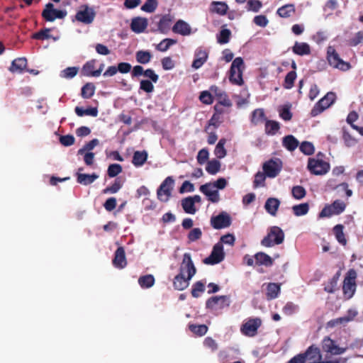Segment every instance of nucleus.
Masks as SVG:
<instances>
[{
	"label": "nucleus",
	"instance_id": "4d7b16f0",
	"mask_svg": "<svg viewBox=\"0 0 363 363\" xmlns=\"http://www.w3.org/2000/svg\"><path fill=\"white\" fill-rule=\"evenodd\" d=\"M262 6V4L259 0H249L247 4V9L253 12H258Z\"/></svg>",
	"mask_w": 363,
	"mask_h": 363
},
{
	"label": "nucleus",
	"instance_id": "72a5a7b5",
	"mask_svg": "<svg viewBox=\"0 0 363 363\" xmlns=\"http://www.w3.org/2000/svg\"><path fill=\"white\" fill-rule=\"evenodd\" d=\"M78 155H83L84 160L87 165H91V141L78 150Z\"/></svg>",
	"mask_w": 363,
	"mask_h": 363
},
{
	"label": "nucleus",
	"instance_id": "20e7f679",
	"mask_svg": "<svg viewBox=\"0 0 363 363\" xmlns=\"http://www.w3.org/2000/svg\"><path fill=\"white\" fill-rule=\"evenodd\" d=\"M262 321L260 318L251 317L244 320L240 326V332L247 337H255L261 327Z\"/></svg>",
	"mask_w": 363,
	"mask_h": 363
},
{
	"label": "nucleus",
	"instance_id": "58836bf2",
	"mask_svg": "<svg viewBox=\"0 0 363 363\" xmlns=\"http://www.w3.org/2000/svg\"><path fill=\"white\" fill-rule=\"evenodd\" d=\"M251 121L255 125L266 121L264 110L262 108L255 110L252 114Z\"/></svg>",
	"mask_w": 363,
	"mask_h": 363
},
{
	"label": "nucleus",
	"instance_id": "f704fd0d",
	"mask_svg": "<svg viewBox=\"0 0 363 363\" xmlns=\"http://www.w3.org/2000/svg\"><path fill=\"white\" fill-rule=\"evenodd\" d=\"M295 12V7L293 4H286L278 9L277 13L281 18H288Z\"/></svg>",
	"mask_w": 363,
	"mask_h": 363
},
{
	"label": "nucleus",
	"instance_id": "7c9ffc66",
	"mask_svg": "<svg viewBox=\"0 0 363 363\" xmlns=\"http://www.w3.org/2000/svg\"><path fill=\"white\" fill-rule=\"evenodd\" d=\"M282 144L286 149L293 151L298 147L299 143L293 135H289L283 138Z\"/></svg>",
	"mask_w": 363,
	"mask_h": 363
},
{
	"label": "nucleus",
	"instance_id": "0e129e2a",
	"mask_svg": "<svg viewBox=\"0 0 363 363\" xmlns=\"http://www.w3.org/2000/svg\"><path fill=\"white\" fill-rule=\"evenodd\" d=\"M267 175L262 172H257L255 174V180H254V185L255 187L258 186H263L264 185V181L266 179Z\"/></svg>",
	"mask_w": 363,
	"mask_h": 363
},
{
	"label": "nucleus",
	"instance_id": "c756f323",
	"mask_svg": "<svg viewBox=\"0 0 363 363\" xmlns=\"http://www.w3.org/2000/svg\"><path fill=\"white\" fill-rule=\"evenodd\" d=\"M147 159V153L146 151H136L133 154V164L135 167H141L145 164Z\"/></svg>",
	"mask_w": 363,
	"mask_h": 363
},
{
	"label": "nucleus",
	"instance_id": "680f3d73",
	"mask_svg": "<svg viewBox=\"0 0 363 363\" xmlns=\"http://www.w3.org/2000/svg\"><path fill=\"white\" fill-rule=\"evenodd\" d=\"M300 150L305 155H312L314 152V147L309 142H303L300 145Z\"/></svg>",
	"mask_w": 363,
	"mask_h": 363
},
{
	"label": "nucleus",
	"instance_id": "09e8293b",
	"mask_svg": "<svg viewBox=\"0 0 363 363\" xmlns=\"http://www.w3.org/2000/svg\"><path fill=\"white\" fill-rule=\"evenodd\" d=\"M189 330L198 335H203L207 333L208 328L205 325H189Z\"/></svg>",
	"mask_w": 363,
	"mask_h": 363
},
{
	"label": "nucleus",
	"instance_id": "b1692460",
	"mask_svg": "<svg viewBox=\"0 0 363 363\" xmlns=\"http://www.w3.org/2000/svg\"><path fill=\"white\" fill-rule=\"evenodd\" d=\"M113 264L116 267L119 269H123L126 266L127 261L123 247H120L116 250Z\"/></svg>",
	"mask_w": 363,
	"mask_h": 363
},
{
	"label": "nucleus",
	"instance_id": "4c0bfd02",
	"mask_svg": "<svg viewBox=\"0 0 363 363\" xmlns=\"http://www.w3.org/2000/svg\"><path fill=\"white\" fill-rule=\"evenodd\" d=\"M279 123L275 121H265V133L267 135H274L279 130Z\"/></svg>",
	"mask_w": 363,
	"mask_h": 363
},
{
	"label": "nucleus",
	"instance_id": "a878e982",
	"mask_svg": "<svg viewBox=\"0 0 363 363\" xmlns=\"http://www.w3.org/2000/svg\"><path fill=\"white\" fill-rule=\"evenodd\" d=\"M26 66L27 60L25 57H19L13 60L9 70L13 73L16 72L21 74L26 69Z\"/></svg>",
	"mask_w": 363,
	"mask_h": 363
},
{
	"label": "nucleus",
	"instance_id": "f3484780",
	"mask_svg": "<svg viewBox=\"0 0 363 363\" xmlns=\"http://www.w3.org/2000/svg\"><path fill=\"white\" fill-rule=\"evenodd\" d=\"M199 190L212 203H218L220 201L218 191L211 183H206L199 187Z\"/></svg>",
	"mask_w": 363,
	"mask_h": 363
},
{
	"label": "nucleus",
	"instance_id": "cd10ccee",
	"mask_svg": "<svg viewBox=\"0 0 363 363\" xmlns=\"http://www.w3.org/2000/svg\"><path fill=\"white\" fill-rule=\"evenodd\" d=\"M293 52L298 55H306L311 53L310 45L306 43L296 42L292 48Z\"/></svg>",
	"mask_w": 363,
	"mask_h": 363
},
{
	"label": "nucleus",
	"instance_id": "864d4df0",
	"mask_svg": "<svg viewBox=\"0 0 363 363\" xmlns=\"http://www.w3.org/2000/svg\"><path fill=\"white\" fill-rule=\"evenodd\" d=\"M157 6V0H147L141 7V9L147 13L153 12Z\"/></svg>",
	"mask_w": 363,
	"mask_h": 363
},
{
	"label": "nucleus",
	"instance_id": "49530a36",
	"mask_svg": "<svg viewBox=\"0 0 363 363\" xmlns=\"http://www.w3.org/2000/svg\"><path fill=\"white\" fill-rule=\"evenodd\" d=\"M333 231L335 234L336 239L337 241L345 245L347 243V240L345 238V234L343 233V227L341 225H337L334 227Z\"/></svg>",
	"mask_w": 363,
	"mask_h": 363
},
{
	"label": "nucleus",
	"instance_id": "a19ab883",
	"mask_svg": "<svg viewBox=\"0 0 363 363\" xmlns=\"http://www.w3.org/2000/svg\"><path fill=\"white\" fill-rule=\"evenodd\" d=\"M292 211L295 216H302L308 213L309 205L307 203L295 205L292 207Z\"/></svg>",
	"mask_w": 363,
	"mask_h": 363
},
{
	"label": "nucleus",
	"instance_id": "a211bd4d",
	"mask_svg": "<svg viewBox=\"0 0 363 363\" xmlns=\"http://www.w3.org/2000/svg\"><path fill=\"white\" fill-rule=\"evenodd\" d=\"M201 201V198L199 195L189 196L182 201V206L186 213L195 214L197 211L196 208L195 207V203H200Z\"/></svg>",
	"mask_w": 363,
	"mask_h": 363
},
{
	"label": "nucleus",
	"instance_id": "473e14b6",
	"mask_svg": "<svg viewBox=\"0 0 363 363\" xmlns=\"http://www.w3.org/2000/svg\"><path fill=\"white\" fill-rule=\"evenodd\" d=\"M228 9V5L223 1H213L211 4V11L219 15H225Z\"/></svg>",
	"mask_w": 363,
	"mask_h": 363
},
{
	"label": "nucleus",
	"instance_id": "37998d69",
	"mask_svg": "<svg viewBox=\"0 0 363 363\" xmlns=\"http://www.w3.org/2000/svg\"><path fill=\"white\" fill-rule=\"evenodd\" d=\"M177 43V40L172 38H165L156 45V49L160 52H166L172 45Z\"/></svg>",
	"mask_w": 363,
	"mask_h": 363
},
{
	"label": "nucleus",
	"instance_id": "603ef678",
	"mask_svg": "<svg viewBox=\"0 0 363 363\" xmlns=\"http://www.w3.org/2000/svg\"><path fill=\"white\" fill-rule=\"evenodd\" d=\"M77 183L83 185L91 184V174L85 173H75Z\"/></svg>",
	"mask_w": 363,
	"mask_h": 363
},
{
	"label": "nucleus",
	"instance_id": "69168bd1",
	"mask_svg": "<svg viewBox=\"0 0 363 363\" xmlns=\"http://www.w3.org/2000/svg\"><path fill=\"white\" fill-rule=\"evenodd\" d=\"M204 291V284L201 281L196 282L192 289L191 294L194 297H199Z\"/></svg>",
	"mask_w": 363,
	"mask_h": 363
},
{
	"label": "nucleus",
	"instance_id": "f257e3e1",
	"mask_svg": "<svg viewBox=\"0 0 363 363\" xmlns=\"http://www.w3.org/2000/svg\"><path fill=\"white\" fill-rule=\"evenodd\" d=\"M196 271L190 254L185 253L180 266L179 274L174 279V289L179 291L186 289L189 285V281L196 274Z\"/></svg>",
	"mask_w": 363,
	"mask_h": 363
},
{
	"label": "nucleus",
	"instance_id": "6ab92c4d",
	"mask_svg": "<svg viewBox=\"0 0 363 363\" xmlns=\"http://www.w3.org/2000/svg\"><path fill=\"white\" fill-rule=\"evenodd\" d=\"M357 315V311L354 309L348 310L347 314L340 318H337L330 320L328 323V326L333 328L337 325H345L347 323L352 321Z\"/></svg>",
	"mask_w": 363,
	"mask_h": 363
},
{
	"label": "nucleus",
	"instance_id": "ddd939ff",
	"mask_svg": "<svg viewBox=\"0 0 363 363\" xmlns=\"http://www.w3.org/2000/svg\"><path fill=\"white\" fill-rule=\"evenodd\" d=\"M346 204L340 200L335 201L331 205L325 206L320 213V217H330L333 215H338L343 212Z\"/></svg>",
	"mask_w": 363,
	"mask_h": 363
},
{
	"label": "nucleus",
	"instance_id": "9d476101",
	"mask_svg": "<svg viewBox=\"0 0 363 363\" xmlns=\"http://www.w3.org/2000/svg\"><path fill=\"white\" fill-rule=\"evenodd\" d=\"M225 258V252L222 243H216L211 251V255L203 259L206 264H216L221 262Z\"/></svg>",
	"mask_w": 363,
	"mask_h": 363
},
{
	"label": "nucleus",
	"instance_id": "f8f14e48",
	"mask_svg": "<svg viewBox=\"0 0 363 363\" xmlns=\"http://www.w3.org/2000/svg\"><path fill=\"white\" fill-rule=\"evenodd\" d=\"M335 100V94L333 92L328 93L313 107L311 111L313 116H315L330 107Z\"/></svg>",
	"mask_w": 363,
	"mask_h": 363
},
{
	"label": "nucleus",
	"instance_id": "412c9836",
	"mask_svg": "<svg viewBox=\"0 0 363 363\" xmlns=\"http://www.w3.org/2000/svg\"><path fill=\"white\" fill-rule=\"evenodd\" d=\"M174 33L186 36L191 33V28L188 23L183 20H179L172 27Z\"/></svg>",
	"mask_w": 363,
	"mask_h": 363
},
{
	"label": "nucleus",
	"instance_id": "6e6d98bb",
	"mask_svg": "<svg viewBox=\"0 0 363 363\" xmlns=\"http://www.w3.org/2000/svg\"><path fill=\"white\" fill-rule=\"evenodd\" d=\"M171 24V19L168 16H164L160 21L158 28L162 33H166L169 28Z\"/></svg>",
	"mask_w": 363,
	"mask_h": 363
},
{
	"label": "nucleus",
	"instance_id": "8fccbe9b",
	"mask_svg": "<svg viewBox=\"0 0 363 363\" xmlns=\"http://www.w3.org/2000/svg\"><path fill=\"white\" fill-rule=\"evenodd\" d=\"M78 68L76 67H69L61 72L60 76L63 78L71 79L77 75Z\"/></svg>",
	"mask_w": 363,
	"mask_h": 363
},
{
	"label": "nucleus",
	"instance_id": "393cba45",
	"mask_svg": "<svg viewBox=\"0 0 363 363\" xmlns=\"http://www.w3.org/2000/svg\"><path fill=\"white\" fill-rule=\"evenodd\" d=\"M210 91L219 100L220 103L225 106H230L231 103L225 91L220 89L216 86H212Z\"/></svg>",
	"mask_w": 363,
	"mask_h": 363
},
{
	"label": "nucleus",
	"instance_id": "774afa93",
	"mask_svg": "<svg viewBox=\"0 0 363 363\" xmlns=\"http://www.w3.org/2000/svg\"><path fill=\"white\" fill-rule=\"evenodd\" d=\"M253 22L258 26L264 28L267 26L269 21L267 18L264 15H259L256 16L254 19Z\"/></svg>",
	"mask_w": 363,
	"mask_h": 363
},
{
	"label": "nucleus",
	"instance_id": "13d9d810",
	"mask_svg": "<svg viewBox=\"0 0 363 363\" xmlns=\"http://www.w3.org/2000/svg\"><path fill=\"white\" fill-rule=\"evenodd\" d=\"M208 157H209L208 150L207 149H206V148L201 149L198 152V155H197V157H196L197 162L200 164H203L208 160Z\"/></svg>",
	"mask_w": 363,
	"mask_h": 363
},
{
	"label": "nucleus",
	"instance_id": "338daca9",
	"mask_svg": "<svg viewBox=\"0 0 363 363\" xmlns=\"http://www.w3.org/2000/svg\"><path fill=\"white\" fill-rule=\"evenodd\" d=\"M203 345L206 348L211 350L212 352H214L218 349L217 342H216L215 340L210 337L205 338L203 341Z\"/></svg>",
	"mask_w": 363,
	"mask_h": 363
},
{
	"label": "nucleus",
	"instance_id": "a18cd8bd",
	"mask_svg": "<svg viewBox=\"0 0 363 363\" xmlns=\"http://www.w3.org/2000/svg\"><path fill=\"white\" fill-rule=\"evenodd\" d=\"M50 28L41 29L38 32L33 33L32 35V38L40 40L50 39L52 37L50 34Z\"/></svg>",
	"mask_w": 363,
	"mask_h": 363
},
{
	"label": "nucleus",
	"instance_id": "4be33fe9",
	"mask_svg": "<svg viewBox=\"0 0 363 363\" xmlns=\"http://www.w3.org/2000/svg\"><path fill=\"white\" fill-rule=\"evenodd\" d=\"M148 25L147 19L143 17H136L132 20L131 29L137 33H143L145 30Z\"/></svg>",
	"mask_w": 363,
	"mask_h": 363
},
{
	"label": "nucleus",
	"instance_id": "052dcab7",
	"mask_svg": "<svg viewBox=\"0 0 363 363\" xmlns=\"http://www.w3.org/2000/svg\"><path fill=\"white\" fill-rule=\"evenodd\" d=\"M122 172V167L118 164H112L108 168V174L110 177H114Z\"/></svg>",
	"mask_w": 363,
	"mask_h": 363
},
{
	"label": "nucleus",
	"instance_id": "bb28decb",
	"mask_svg": "<svg viewBox=\"0 0 363 363\" xmlns=\"http://www.w3.org/2000/svg\"><path fill=\"white\" fill-rule=\"evenodd\" d=\"M280 201L277 198H269L265 203V210L272 216H275L279 207Z\"/></svg>",
	"mask_w": 363,
	"mask_h": 363
},
{
	"label": "nucleus",
	"instance_id": "e2e57ef3",
	"mask_svg": "<svg viewBox=\"0 0 363 363\" xmlns=\"http://www.w3.org/2000/svg\"><path fill=\"white\" fill-rule=\"evenodd\" d=\"M212 94L211 92L203 91L201 93L199 99L205 104H211L213 101Z\"/></svg>",
	"mask_w": 363,
	"mask_h": 363
},
{
	"label": "nucleus",
	"instance_id": "5fc2aeb1",
	"mask_svg": "<svg viewBox=\"0 0 363 363\" xmlns=\"http://www.w3.org/2000/svg\"><path fill=\"white\" fill-rule=\"evenodd\" d=\"M123 186V182L120 179H116L114 183L110 186L106 187L104 191V193H111L115 194Z\"/></svg>",
	"mask_w": 363,
	"mask_h": 363
},
{
	"label": "nucleus",
	"instance_id": "79ce46f5",
	"mask_svg": "<svg viewBox=\"0 0 363 363\" xmlns=\"http://www.w3.org/2000/svg\"><path fill=\"white\" fill-rule=\"evenodd\" d=\"M231 36V32L228 28H223L217 35V42L219 44H226L229 42Z\"/></svg>",
	"mask_w": 363,
	"mask_h": 363
},
{
	"label": "nucleus",
	"instance_id": "c9c22d12",
	"mask_svg": "<svg viewBox=\"0 0 363 363\" xmlns=\"http://www.w3.org/2000/svg\"><path fill=\"white\" fill-rule=\"evenodd\" d=\"M220 162L217 160H212L207 162L206 170L212 175L217 174L220 169Z\"/></svg>",
	"mask_w": 363,
	"mask_h": 363
},
{
	"label": "nucleus",
	"instance_id": "2eb2a0df",
	"mask_svg": "<svg viewBox=\"0 0 363 363\" xmlns=\"http://www.w3.org/2000/svg\"><path fill=\"white\" fill-rule=\"evenodd\" d=\"M231 218L228 213L222 212L218 216H213L211 218V224L215 229H221L230 226Z\"/></svg>",
	"mask_w": 363,
	"mask_h": 363
},
{
	"label": "nucleus",
	"instance_id": "dca6fc26",
	"mask_svg": "<svg viewBox=\"0 0 363 363\" xmlns=\"http://www.w3.org/2000/svg\"><path fill=\"white\" fill-rule=\"evenodd\" d=\"M230 304L229 298L226 296H214L206 302L207 308L212 310H218L228 307Z\"/></svg>",
	"mask_w": 363,
	"mask_h": 363
},
{
	"label": "nucleus",
	"instance_id": "de8ad7c7",
	"mask_svg": "<svg viewBox=\"0 0 363 363\" xmlns=\"http://www.w3.org/2000/svg\"><path fill=\"white\" fill-rule=\"evenodd\" d=\"M293 197L296 200H301L306 196V189L299 185L295 186L291 189Z\"/></svg>",
	"mask_w": 363,
	"mask_h": 363
},
{
	"label": "nucleus",
	"instance_id": "aec40b11",
	"mask_svg": "<svg viewBox=\"0 0 363 363\" xmlns=\"http://www.w3.org/2000/svg\"><path fill=\"white\" fill-rule=\"evenodd\" d=\"M208 56L207 50L201 48H197L195 51V58L192 62V67L196 69L200 68L206 62Z\"/></svg>",
	"mask_w": 363,
	"mask_h": 363
},
{
	"label": "nucleus",
	"instance_id": "1a4fd4ad",
	"mask_svg": "<svg viewBox=\"0 0 363 363\" xmlns=\"http://www.w3.org/2000/svg\"><path fill=\"white\" fill-rule=\"evenodd\" d=\"M65 10H60L54 8L52 3H48L42 11V17L48 22H53L56 19H63L67 16Z\"/></svg>",
	"mask_w": 363,
	"mask_h": 363
},
{
	"label": "nucleus",
	"instance_id": "423d86ee",
	"mask_svg": "<svg viewBox=\"0 0 363 363\" xmlns=\"http://www.w3.org/2000/svg\"><path fill=\"white\" fill-rule=\"evenodd\" d=\"M356 278L357 272L352 269L347 272L344 279L342 290L344 296L347 299L351 298L356 291Z\"/></svg>",
	"mask_w": 363,
	"mask_h": 363
},
{
	"label": "nucleus",
	"instance_id": "ea45409f",
	"mask_svg": "<svg viewBox=\"0 0 363 363\" xmlns=\"http://www.w3.org/2000/svg\"><path fill=\"white\" fill-rule=\"evenodd\" d=\"M136 60L140 64H147L152 59V54L149 51L139 50L135 54Z\"/></svg>",
	"mask_w": 363,
	"mask_h": 363
},
{
	"label": "nucleus",
	"instance_id": "6e6552de",
	"mask_svg": "<svg viewBox=\"0 0 363 363\" xmlns=\"http://www.w3.org/2000/svg\"><path fill=\"white\" fill-rule=\"evenodd\" d=\"M327 55L329 64L334 68L342 71H347L351 68L350 64L342 60L333 47L329 46L328 48Z\"/></svg>",
	"mask_w": 363,
	"mask_h": 363
},
{
	"label": "nucleus",
	"instance_id": "4468645a",
	"mask_svg": "<svg viewBox=\"0 0 363 363\" xmlns=\"http://www.w3.org/2000/svg\"><path fill=\"white\" fill-rule=\"evenodd\" d=\"M282 163L280 160H270L263 164V170L267 177L274 178L280 172Z\"/></svg>",
	"mask_w": 363,
	"mask_h": 363
},
{
	"label": "nucleus",
	"instance_id": "9b49d317",
	"mask_svg": "<svg viewBox=\"0 0 363 363\" xmlns=\"http://www.w3.org/2000/svg\"><path fill=\"white\" fill-rule=\"evenodd\" d=\"M323 350L332 355H340L347 350L346 347H340L335 340L329 337H325L322 341Z\"/></svg>",
	"mask_w": 363,
	"mask_h": 363
},
{
	"label": "nucleus",
	"instance_id": "3c124183",
	"mask_svg": "<svg viewBox=\"0 0 363 363\" xmlns=\"http://www.w3.org/2000/svg\"><path fill=\"white\" fill-rule=\"evenodd\" d=\"M296 78V73L295 71H291L287 74L285 77L284 86L286 89H291L294 86V81Z\"/></svg>",
	"mask_w": 363,
	"mask_h": 363
},
{
	"label": "nucleus",
	"instance_id": "5701e85b",
	"mask_svg": "<svg viewBox=\"0 0 363 363\" xmlns=\"http://www.w3.org/2000/svg\"><path fill=\"white\" fill-rule=\"evenodd\" d=\"M89 10V8L87 5L80 6L79 10L75 15V19L85 24L91 23V12Z\"/></svg>",
	"mask_w": 363,
	"mask_h": 363
},
{
	"label": "nucleus",
	"instance_id": "f03ea898",
	"mask_svg": "<svg viewBox=\"0 0 363 363\" xmlns=\"http://www.w3.org/2000/svg\"><path fill=\"white\" fill-rule=\"evenodd\" d=\"M307 168L314 175H324L329 172L330 165L324 160V155L318 153L308 159Z\"/></svg>",
	"mask_w": 363,
	"mask_h": 363
},
{
	"label": "nucleus",
	"instance_id": "2f4dec72",
	"mask_svg": "<svg viewBox=\"0 0 363 363\" xmlns=\"http://www.w3.org/2000/svg\"><path fill=\"white\" fill-rule=\"evenodd\" d=\"M226 143V140L225 138H222L217 143L215 150L214 155L218 159L224 158L227 155V150L225 148V145Z\"/></svg>",
	"mask_w": 363,
	"mask_h": 363
},
{
	"label": "nucleus",
	"instance_id": "c85d7f7f",
	"mask_svg": "<svg viewBox=\"0 0 363 363\" xmlns=\"http://www.w3.org/2000/svg\"><path fill=\"white\" fill-rule=\"evenodd\" d=\"M255 264L257 265L271 266L273 260L271 257L264 252H258L255 255Z\"/></svg>",
	"mask_w": 363,
	"mask_h": 363
},
{
	"label": "nucleus",
	"instance_id": "0eeeda50",
	"mask_svg": "<svg viewBox=\"0 0 363 363\" xmlns=\"http://www.w3.org/2000/svg\"><path fill=\"white\" fill-rule=\"evenodd\" d=\"M174 185L172 177H167L160 184L157 191V199L162 202H167L171 196Z\"/></svg>",
	"mask_w": 363,
	"mask_h": 363
},
{
	"label": "nucleus",
	"instance_id": "e433bc0d",
	"mask_svg": "<svg viewBox=\"0 0 363 363\" xmlns=\"http://www.w3.org/2000/svg\"><path fill=\"white\" fill-rule=\"evenodd\" d=\"M280 292V286L275 283H270L267 285V296L268 299L277 298Z\"/></svg>",
	"mask_w": 363,
	"mask_h": 363
},
{
	"label": "nucleus",
	"instance_id": "bf43d9fd",
	"mask_svg": "<svg viewBox=\"0 0 363 363\" xmlns=\"http://www.w3.org/2000/svg\"><path fill=\"white\" fill-rule=\"evenodd\" d=\"M202 235V231L199 228H193L188 234V239L190 242L199 240Z\"/></svg>",
	"mask_w": 363,
	"mask_h": 363
},
{
	"label": "nucleus",
	"instance_id": "39448f33",
	"mask_svg": "<svg viewBox=\"0 0 363 363\" xmlns=\"http://www.w3.org/2000/svg\"><path fill=\"white\" fill-rule=\"evenodd\" d=\"M284 238V234L282 230L277 226H273L270 228L267 235L263 238L261 243L263 246L269 247L282 243Z\"/></svg>",
	"mask_w": 363,
	"mask_h": 363
},
{
	"label": "nucleus",
	"instance_id": "7ed1b4c3",
	"mask_svg": "<svg viewBox=\"0 0 363 363\" xmlns=\"http://www.w3.org/2000/svg\"><path fill=\"white\" fill-rule=\"evenodd\" d=\"M245 70V63L242 57L235 58L229 70V81L235 85L242 86L244 84L242 78Z\"/></svg>",
	"mask_w": 363,
	"mask_h": 363
},
{
	"label": "nucleus",
	"instance_id": "c03bdc74",
	"mask_svg": "<svg viewBox=\"0 0 363 363\" xmlns=\"http://www.w3.org/2000/svg\"><path fill=\"white\" fill-rule=\"evenodd\" d=\"M138 284L142 288H150L155 284V278L151 274L140 277L138 279Z\"/></svg>",
	"mask_w": 363,
	"mask_h": 363
}]
</instances>
